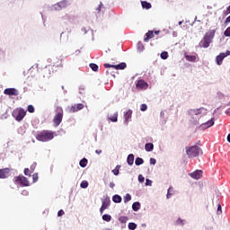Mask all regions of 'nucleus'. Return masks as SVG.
Returning <instances> with one entry per match:
<instances>
[{
    "label": "nucleus",
    "instance_id": "9",
    "mask_svg": "<svg viewBox=\"0 0 230 230\" xmlns=\"http://www.w3.org/2000/svg\"><path fill=\"white\" fill-rule=\"evenodd\" d=\"M189 175L192 179H195L196 181H199V179H200V177H202V171L197 170L193 172H190Z\"/></svg>",
    "mask_w": 230,
    "mask_h": 230
},
{
    "label": "nucleus",
    "instance_id": "3",
    "mask_svg": "<svg viewBox=\"0 0 230 230\" xmlns=\"http://www.w3.org/2000/svg\"><path fill=\"white\" fill-rule=\"evenodd\" d=\"M215 39V31H209L206 33L203 40L199 42L201 48H208Z\"/></svg>",
    "mask_w": 230,
    "mask_h": 230
},
{
    "label": "nucleus",
    "instance_id": "51",
    "mask_svg": "<svg viewBox=\"0 0 230 230\" xmlns=\"http://www.w3.org/2000/svg\"><path fill=\"white\" fill-rule=\"evenodd\" d=\"M217 96H218V98L222 99V98H224L225 95L222 92H218Z\"/></svg>",
    "mask_w": 230,
    "mask_h": 230
},
{
    "label": "nucleus",
    "instance_id": "45",
    "mask_svg": "<svg viewBox=\"0 0 230 230\" xmlns=\"http://www.w3.org/2000/svg\"><path fill=\"white\" fill-rule=\"evenodd\" d=\"M33 182H37L39 181V173H34L32 175Z\"/></svg>",
    "mask_w": 230,
    "mask_h": 230
},
{
    "label": "nucleus",
    "instance_id": "52",
    "mask_svg": "<svg viewBox=\"0 0 230 230\" xmlns=\"http://www.w3.org/2000/svg\"><path fill=\"white\" fill-rule=\"evenodd\" d=\"M24 175H30V169L29 168L24 169Z\"/></svg>",
    "mask_w": 230,
    "mask_h": 230
},
{
    "label": "nucleus",
    "instance_id": "25",
    "mask_svg": "<svg viewBox=\"0 0 230 230\" xmlns=\"http://www.w3.org/2000/svg\"><path fill=\"white\" fill-rule=\"evenodd\" d=\"M126 67H127V64L126 63H120L119 65L113 66V69H117V70L125 69Z\"/></svg>",
    "mask_w": 230,
    "mask_h": 230
},
{
    "label": "nucleus",
    "instance_id": "62",
    "mask_svg": "<svg viewBox=\"0 0 230 230\" xmlns=\"http://www.w3.org/2000/svg\"><path fill=\"white\" fill-rule=\"evenodd\" d=\"M178 24L179 26H181L182 24V22H179Z\"/></svg>",
    "mask_w": 230,
    "mask_h": 230
},
{
    "label": "nucleus",
    "instance_id": "30",
    "mask_svg": "<svg viewBox=\"0 0 230 230\" xmlns=\"http://www.w3.org/2000/svg\"><path fill=\"white\" fill-rule=\"evenodd\" d=\"M102 220H104L105 222H111V220H112V217H111V215L109 214H104L102 216Z\"/></svg>",
    "mask_w": 230,
    "mask_h": 230
},
{
    "label": "nucleus",
    "instance_id": "24",
    "mask_svg": "<svg viewBox=\"0 0 230 230\" xmlns=\"http://www.w3.org/2000/svg\"><path fill=\"white\" fill-rule=\"evenodd\" d=\"M146 152H152L154 150V145L152 143H147L145 145Z\"/></svg>",
    "mask_w": 230,
    "mask_h": 230
},
{
    "label": "nucleus",
    "instance_id": "27",
    "mask_svg": "<svg viewBox=\"0 0 230 230\" xmlns=\"http://www.w3.org/2000/svg\"><path fill=\"white\" fill-rule=\"evenodd\" d=\"M185 58L188 60V62H195V60H197L196 56L185 55Z\"/></svg>",
    "mask_w": 230,
    "mask_h": 230
},
{
    "label": "nucleus",
    "instance_id": "59",
    "mask_svg": "<svg viewBox=\"0 0 230 230\" xmlns=\"http://www.w3.org/2000/svg\"><path fill=\"white\" fill-rule=\"evenodd\" d=\"M31 170H32V172H33V170H35V165H31Z\"/></svg>",
    "mask_w": 230,
    "mask_h": 230
},
{
    "label": "nucleus",
    "instance_id": "17",
    "mask_svg": "<svg viewBox=\"0 0 230 230\" xmlns=\"http://www.w3.org/2000/svg\"><path fill=\"white\" fill-rule=\"evenodd\" d=\"M109 206H110L109 201H102V207L100 208L101 215H103L104 209H107V208H109Z\"/></svg>",
    "mask_w": 230,
    "mask_h": 230
},
{
    "label": "nucleus",
    "instance_id": "40",
    "mask_svg": "<svg viewBox=\"0 0 230 230\" xmlns=\"http://www.w3.org/2000/svg\"><path fill=\"white\" fill-rule=\"evenodd\" d=\"M69 112H78V110H77V108H76V105L72 106V107L69 109Z\"/></svg>",
    "mask_w": 230,
    "mask_h": 230
},
{
    "label": "nucleus",
    "instance_id": "55",
    "mask_svg": "<svg viewBox=\"0 0 230 230\" xmlns=\"http://www.w3.org/2000/svg\"><path fill=\"white\" fill-rule=\"evenodd\" d=\"M96 11L98 12V13H100V12L102 11L101 5H99V6L96 8Z\"/></svg>",
    "mask_w": 230,
    "mask_h": 230
},
{
    "label": "nucleus",
    "instance_id": "4",
    "mask_svg": "<svg viewBox=\"0 0 230 230\" xmlns=\"http://www.w3.org/2000/svg\"><path fill=\"white\" fill-rule=\"evenodd\" d=\"M53 132L52 131H41L37 135L36 139L38 141H41L42 143H46L47 141H51L53 139Z\"/></svg>",
    "mask_w": 230,
    "mask_h": 230
},
{
    "label": "nucleus",
    "instance_id": "44",
    "mask_svg": "<svg viewBox=\"0 0 230 230\" xmlns=\"http://www.w3.org/2000/svg\"><path fill=\"white\" fill-rule=\"evenodd\" d=\"M225 37H230V27H228L225 32H224Z\"/></svg>",
    "mask_w": 230,
    "mask_h": 230
},
{
    "label": "nucleus",
    "instance_id": "61",
    "mask_svg": "<svg viewBox=\"0 0 230 230\" xmlns=\"http://www.w3.org/2000/svg\"><path fill=\"white\" fill-rule=\"evenodd\" d=\"M78 53H80V50L75 51V55H78Z\"/></svg>",
    "mask_w": 230,
    "mask_h": 230
},
{
    "label": "nucleus",
    "instance_id": "10",
    "mask_svg": "<svg viewBox=\"0 0 230 230\" xmlns=\"http://www.w3.org/2000/svg\"><path fill=\"white\" fill-rule=\"evenodd\" d=\"M24 116H26V111L22 109L18 111V114L15 117L16 121H22L24 119Z\"/></svg>",
    "mask_w": 230,
    "mask_h": 230
},
{
    "label": "nucleus",
    "instance_id": "50",
    "mask_svg": "<svg viewBox=\"0 0 230 230\" xmlns=\"http://www.w3.org/2000/svg\"><path fill=\"white\" fill-rule=\"evenodd\" d=\"M64 210L60 209L58 212V217H63L64 215Z\"/></svg>",
    "mask_w": 230,
    "mask_h": 230
},
{
    "label": "nucleus",
    "instance_id": "32",
    "mask_svg": "<svg viewBox=\"0 0 230 230\" xmlns=\"http://www.w3.org/2000/svg\"><path fill=\"white\" fill-rule=\"evenodd\" d=\"M130 200H132V196H130V194H126V196L124 197V204H127V202H130Z\"/></svg>",
    "mask_w": 230,
    "mask_h": 230
},
{
    "label": "nucleus",
    "instance_id": "23",
    "mask_svg": "<svg viewBox=\"0 0 230 230\" xmlns=\"http://www.w3.org/2000/svg\"><path fill=\"white\" fill-rule=\"evenodd\" d=\"M112 200H113V202H115L116 204H119V203L121 202V200H123V199H122L121 196L116 194V195H114V196L112 197Z\"/></svg>",
    "mask_w": 230,
    "mask_h": 230
},
{
    "label": "nucleus",
    "instance_id": "34",
    "mask_svg": "<svg viewBox=\"0 0 230 230\" xmlns=\"http://www.w3.org/2000/svg\"><path fill=\"white\" fill-rule=\"evenodd\" d=\"M81 188L85 189L89 187V182H87L86 181H84L81 182L80 184Z\"/></svg>",
    "mask_w": 230,
    "mask_h": 230
},
{
    "label": "nucleus",
    "instance_id": "57",
    "mask_svg": "<svg viewBox=\"0 0 230 230\" xmlns=\"http://www.w3.org/2000/svg\"><path fill=\"white\" fill-rule=\"evenodd\" d=\"M226 22H230V16L226 19Z\"/></svg>",
    "mask_w": 230,
    "mask_h": 230
},
{
    "label": "nucleus",
    "instance_id": "43",
    "mask_svg": "<svg viewBox=\"0 0 230 230\" xmlns=\"http://www.w3.org/2000/svg\"><path fill=\"white\" fill-rule=\"evenodd\" d=\"M217 214L222 215V206L220 204L217 205Z\"/></svg>",
    "mask_w": 230,
    "mask_h": 230
},
{
    "label": "nucleus",
    "instance_id": "14",
    "mask_svg": "<svg viewBox=\"0 0 230 230\" xmlns=\"http://www.w3.org/2000/svg\"><path fill=\"white\" fill-rule=\"evenodd\" d=\"M138 89H148V84L145 80H139L137 84Z\"/></svg>",
    "mask_w": 230,
    "mask_h": 230
},
{
    "label": "nucleus",
    "instance_id": "38",
    "mask_svg": "<svg viewBox=\"0 0 230 230\" xmlns=\"http://www.w3.org/2000/svg\"><path fill=\"white\" fill-rule=\"evenodd\" d=\"M27 111H28V112L33 113V112H35V108L33 107V105H29L27 107Z\"/></svg>",
    "mask_w": 230,
    "mask_h": 230
},
{
    "label": "nucleus",
    "instance_id": "35",
    "mask_svg": "<svg viewBox=\"0 0 230 230\" xmlns=\"http://www.w3.org/2000/svg\"><path fill=\"white\" fill-rule=\"evenodd\" d=\"M148 110V106L146 105V104H141V106H140V111H142V112H146V111H147Z\"/></svg>",
    "mask_w": 230,
    "mask_h": 230
},
{
    "label": "nucleus",
    "instance_id": "54",
    "mask_svg": "<svg viewBox=\"0 0 230 230\" xmlns=\"http://www.w3.org/2000/svg\"><path fill=\"white\" fill-rule=\"evenodd\" d=\"M22 195H23L24 197L28 196V190H22Z\"/></svg>",
    "mask_w": 230,
    "mask_h": 230
},
{
    "label": "nucleus",
    "instance_id": "31",
    "mask_svg": "<svg viewBox=\"0 0 230 230\" xmlns=\"http://www.w3.org/2000/svg\"><path fill=\"white\" fill-rule=\"evenodd\" d=\"M119 222H120V224H127V222H128V217L122 216L119 217Z\"/></svg>",
    "mask_w": 230,
    "mask_h": 230
},
{
    "label": "nucleus",
    "instance_id": "7",
    "mask_svg": "<svg viewBox=\"0 0 230 230\" xmlns=\"http://www.w3.org/2000/svg\"><path fill=\"white\" fill-rule=\"evenodd\" d=\"M132 119V110H128L127 111H124V125H128V122H130Z\"/></svg>",
    "mask_w": 230,
    "mask_h": 230
},
{
    "label": "nucleus",
    "instance_id": "29",
    "mask_svg": "<svg viewBox=\"0 0 230 230\" xmlns=\"http://www.w3.org/2000/svg\"><path fill=\"white\" fill-rule=\"evenodd\" d=\"M128 228L129 229V230H136V229H137V224H136V223H128Z\"/></svg>",
    "mask_w": 230,
    "mask_h": 230
},
{
    "label": "nucleus",
    "instance_id": "39",
    "mask_svg": "<svg viewBox=\"0 0 230 230\" xmlns=\"http://www.w3.org/2000/svg\"><path fill=\"white\" fill-rule=\"evenodd\" d=\"M149 163L152 166H155L157 160L155 158H150Z\"/></svg>",
    "mask_w": 230,
    "mask_h": 230
},
{
    "label": "nucleus",
    "instance_id": "49",
    "mask_svg": "<svg viewBox=\"0 0 230 230\" xmlns=\"http://www.w3.org/2000/svg\"><path fill=\"white\" fill-rule=\"evenodd\" d=\"M112 173H114L115 175H119V170L114 169V170H112Z\"/></svg>",
    "mask_w": 230,
    "mask_h": 230
},
{
    "label": "nucleus",
    "instance_id": "22",
    "mask_svg": "<svg viewBox=\"0 0 230 230\" xmlns=\"http://www.w3.org/2000/svg\"><path fill=\"white\" fill-rule=\"evenodd\" d=\"M146 35V37L144 39V42H148V40H150V39H153L154 31H149Z\"/></svg>",
    "mask_w": 230,
    "mask_h": 230
},
{
    "label": "nucleus",
    "instance_id": "19",
    "mask_svg": "<svg viewBox=\"0 0 230 230\" xmlns=\"http://www.w3.org/2000/svg\"><path fill=\"white\" fill-rule=\"evenodd\" d=\"M141 5H142V8H144L146 10H150V8H152V4H150L146 1H142Z\"/></svg>",
    "mask_w": 230,
    "mask_h": 230
},
{
    "label": "nucleus",
    "instance_id": "1",
    "mask_svg": "<svg viewBox=\"0 0 230 230\" xmlns=\"http://www.w3.org/2000/svg\"><path fill=\"white\" fill-rule=\"evenodd\" d=\"M189 114L190 116H191L192 119H194L196 123L200 124L199 128H201V130L209 128V127H213V125H215V120H213V119L207 122H204L202 120V116H206L208 114V110H206L205 108L190 110Z\"/></svg>",
    "mask_w": 230,
    "mask_h": 230
},
{
    "label": "nucleus",
    "instance_id": "42",
    "mask_svg": "<svg viewBox=\"0 0 230 230\" xmlns=\"http://www.w3.org/2000/svg\"><path fill=\"white\" fill-rule=\"evenodd\" d=\"M137 49H138L139 51H143V50L145 49V47L143 46V43L138 42V44H137Z\"/></svg>",
    "mask_w": 230,
    "mask_h": 230
},
{
    "label": "nucleus",
    "instance_id": "60",
    "mask_svg": "<svg viewBox=\"0 0 230 230\" xmlns=\"http://www.w3.org/2000/svg\"><path fill=\"white\" fill-rule=\"evenodd\" d=\"M82 91H84V89L80 88V91H79L80 94H82L83 93Z\"/></svg>",
    "mask_w": 230,
    "mask_h": 230
},
{
    "label": "nucleus",
    "instance_id": "2",
    "mask_svg": "<svg viewBox=\"0 0 230 230\" xmlns=\"http://www.w3.org/2000/svg\"><path fill=\"white\" fill-rule=\"evenodd\" d=\"M185 152L189 158L199 157V155H202V149L199 147V146H186Z\"/></svg>",
    "mask_w": 230,
    "mask_h": 230
},
{
    "label": "nucleus",
    "instance_id": "13",
    "mask_svg": "<svg viewBox=\"0 0 230 230\" xmlns=\"http://www.w3.org/2000/svg\"><path fill=\"white\" fill-rule=\"evenodd\" d=\"M4 93L8 96H15V94H17V90L15 88H7L4 91Z\"/></svg>",
    "mask_w": 230,
    "mask_h": 230
},
{
    "label": "nucleus",
    "instance_id": "58",
    "mask_svg": "<svg viewBox=\"0 0 230 230\" xmlns=\"http://www.w3.org/2000/svg\"><path fill=\"white\" fill-rule=\"evenodd\" d=\"M141 227L146 228V225L145 223L141 224Z\"/></svg>",
    "mask_w": 230,
    "mask_h": 230
},
{
    "label": "nucleus",
    "instance_id": "41",
    "mask_svg": "<svg viewBox=\"0 0 230 230\" xmlns=\"http://www.w3.org/2000/svg\"><path fill=\"white\" fill-rule=\"evenodd\" d=\"M138 182H140L141 184L145 182V177L142 174L138 175Z\"/></svg>",
    "mask_w": 230,
    "mask_h": 230
},
{
    "label": "nucleus",
    "instance_id": "12",
    "mask_svg": "<svg viewBox=\"0 0 230 230\" xmlns=\"http://www.w3.org/2000/svg\"><path fill=\"white\" fill-rule=\"evenodd\" d=\"M10 175V169H1L0 170V179H6Z\"/></svg>",
    "mask_w": 230,
    "mask_h": 230
},
{
    "label": "nucleus",
    "instance_id": "26",
    "mask_svg": "<svg viewBox=\"0 0 230 230\" xmlns=\"http://www.w3.org/2000/svg\"><path fill=\"white\" fill-rule=\"evenodd\" d=\"M144 163H145V160H143V158L141 157H137L135 160L136 166H141V164H143Z\"/></svg>",
    "mask_w": 230,
    "mask_h": 230
},
{
    "label": "nucleus",
    "instance_id": "33",
    "mask_svg": "<svg viewBox=\"0 0 230 230\" xmlns=\"http://www.w3.org/2000/svg\"><path fill=\"white\" fill-rule=\"evenodd\" d=\"M172 187H170L168 190H167V194H166V199H172V197L173 196V194L172 192Z\"/></svg>",
    "mask_w": 230,
    "mask_h": 230
},
{
    "label": "nucleus",
    "instance_id": "16",
    "mask_svg": "<svg viewBox=\"0 0 230 230\" xmlns=\"http://www.w3.org/2000/svg\"><path fill=\"white\" fill-rule=\"evenodd\" d=\"M49 8L51 12H60L62 10L58 3L52 4Z\"/></svg>",
    "mask_w": 230,
    "mask_h": 230
},
{
    "label": "nucleus",
    "instance_id": "64",
    "mask_svg": "<svg viewBox=\"0 0 230 230\" xmlns=\"http://www.w3.org/2000/svg\"><path fill=\"white\" fill-rule=\"evenodd\" d=\"M155 33L156 35H158V34H159V31H155Z\"/></svg>",
    "mask_w": 230,
    "mask_h": 230
},
{
    "label": "nucleus",
    "instance_id": "20",
    "mask_svg": "<svg viewBox=\"0 0 230 230\" xmlns=\"http://www.w3.org/2000/svg\"><path fill=\"white\" fill-rule=\"evenodd\" d=\"M127 163L129 166H132V164H134V155L133 154H130L128 155Z\"/></svg>",
    "mask_w": 230,
    "mask_h": 230
},
{
    "label": "nucleus",
    "instance_id": "36",
    "mask_svg": "<svg viewBox=\"0 0 230 230\" xmlns=\"http://www.w3.org/2000/svg\"><path fill=\"white\" fill-rule=\"evenodd\" d=\"M161 58L163 60H166V58H168V53L166 51H164L161 53Z\"/></svg>",
    "mask_w": 230,
    "mask_h": 230
},
{
    "label": "nucleus",
    "instance_id": "11",
    "mask_svg": "<svg viewBox=\"0 0 230 230\" xmlns=\"http://www.w3.org/2000/svg\"><path fill=\"white\" fill-rule=\"evenodd\" d=\"M188 224V221L186 219H182L181 217H178L174 221V226H179L180 227H184Z\"/></svg>",
    "mask_w": 230,
    "mask_h": 230
},
{
    "label": "nucleus",
    "instance_id": "15",
    "mask_svg": "<svg viewBox=\"0 0 230 230\" xmlns=\"http://www.w3.org/2000/svg\"><path fill=\"white\" fill-rule=\"evenodd\" d=\"M58 4H59V7L61 8V10H63V8H67L69 6V4H71V1L70 0H62L60 2H58Z\"/></svg>",
    "mask_w": 230,
    "mask_h": 230
},
{
    "label": "nucleus",
    "instance_id": "21",
    "mask_svg": "<svg viewBox=\"0 0 230 230\" xmlns=\"http://www.w3.org/2000/svg\"><path fill=\"white\" fill-rule=\"evenodd\" d=\"M108 119L112 121L113 123H116L118 121V111L113 113V115H110Z\"/></svg>",
    "mask_w": 230,
    "mask_h": 230
},
{
    "label": "nucleus",
    "instance_id": "47",
    "mask_svg": "<svg viewBox=\"0 0 230 230\" xmlns=\"http://www.w3.org/2000/svg\"><path fill=\"white\" fill-rule=\"evenodd\" d=\"M75 107H76L77 111H82V109H84V104L79 103V104H76Z\"/></svg>",
    "mask_w": 230,
    "mask_h": 230
},
{
    "label": "nucleus",
    "instance_id": "56",
    "mask_svg": "<svg viewBox=\"0 0 230 230\" xmlns=\"http://www.w3.org/2000/svg\"><path fill=\"white\" fill-rule=\"evenodd\" d=\"M95 154H97L98 155H100V154H102V150H95Z\"/></svg>",
    "mask_w": 230,
    "mask_h": 230
},
{
    "label": "nucleus",
    "instance_id": "18",
    "mask_svg": "<svg viewBox=\"0 0 230 230\" xmlns=\"http://www.w3.org/2000/svg\"><path fill=\"white\" fill-rule=\"evenodd\" d=\"M132 209L133 211H139L141 209V203L139 201H136L132 204Z\"/></svg>",
    "mask_w": 230,
    "mask_h": 230
},
{
    "label": "nucleus",
    "instance_id": "53",
    "mask_svg": "<svg viewBox=\"0 0 230 230\" xmlns=\"http://www.w3.org/2000/svg\"><path fill=\"white\" fill-rule=\"evenodd\" d=\"M115 186L116 184L114 183V181L110 182V188H111V190H114Z\"/></svg>",
    "mask_w": 230,
    "mask_h": 230
},
{
    "label": "nucleus",
    "instance_id": "28",
    "mask_svg": "<svg viewBox=\"0 0 230 230\" xmlns=\"http://www.w3.org/2000/svg\"><path fill=\"white\" fill-rule=\"evenodd\" d=\"M87 159L86 158H83L80 162H79V165L81 166V168H85V166H87Z\"/></svg>",
    "mask_w": 230,
    "mask_h": 230
},
{
    "label": "nucleus",
    "instance_id": "48",
    "mask_svg": "<svg viewBox=\"0 0 230 230\" xmlns=\"http://www.w3.org/2000/svg\"><path fill=\"white\" fill-rule=\"evenodd\" d=\"M114 66H115V65H111V64H109V63L104 64V67H106V68H109V67L114 68Z\"/></svg>",
    "mask_w": 230,
    "mask_h": 230
},
{
    "label": "nucleus",
    "instance_id": "8",
    "mask_svg": "<svg viewBox=\"0 0 230 230\" xmlns=\"http://www.w3.org/2000/svg\"><path fill=\"white\" fill-rule=\"evenodd\" d=\"M16 182H20L22 186H30V181H28V178L24 176H18L15 178Z\"/></svg>",
    "mask_w": 230,
    "mask_h": 230
},
{
    "label": "nucleus",
    "instance_id": "5",
    "mask_svg": "<svg viewBox=\"0 0 230 230\" xmlns=\"http://www.w3.org/2000/svg\"><path fill=\"white\" fill-rule=\"evenodd\" d=\"M64 118V111L62 108L58 109V113L54 116L53 123L55 127H58L62 123V119Z\"/></svg>",
    "mask_w": 230,
    "mask_h": 230
},
{
    "label": "nucleus",
    "instance_id": "6",
    "mask_svg": "<svg viewBox=\"0 0 230 230\" xmlns=\"http://www.w3.org/2000/svg\"><path fill=\"white\" fill-rule=\"evenodd\" d=\"M230 56V50H226V53H220L216 58V62L217 66H222V62H224V58Z\"/></svg>",
    "mask_w": 230,
    "mask_h": 230
},
{
    "label": "nucleus",
    "instance_id": "46",
    "mask_svg": "<svg viewBox=\"0 0 230 230\" xmlns=\"http://www.w3.org/2000/svg\"><path fill=\"white\" fill-rule=\"evenodd\" d=\"M152 180L150 179H146V186H152Z\"/></svg>",
    "mask_w": 230,
    "mask_h": 230
},
{
    "label": "nucleus",
    "instance_id": "63",
    "mask_svg": "<svg viewBox=\"0 0 230 230\" xmlns=\"http://www.w3.org/2000/svg\"><path fill=\"white\" fill-rule=\"evenodd\" d=\"M118 168H119V165H117V166H116V170H118Z\"/></svg>",
    "mask_w": 230,
    "mask_h": 230
},
{
    "label": "nucleus",
    "instance_id": "37",
    "mask_svg": "<svg viewBox=\"0 0 230 230\" xmlns=\"http://www.w3.org/2000/svg\"><path fill=\"white\" fill-rule=\"evenodd\" d=\"M90 67L91 69H93V71H98V65L94 64V63H91L90 64Z\"/></svg>",
    "mask_w": 230,
    "mask_h": 230
}]
</instances>
